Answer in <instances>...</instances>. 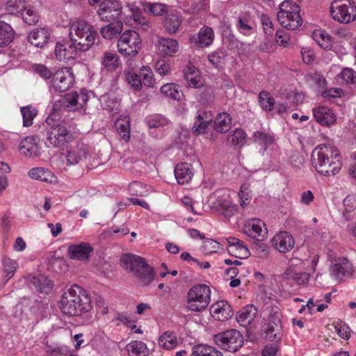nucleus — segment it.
Segmentation results:
<instances>
[{"instance_id": "obj_13", "label": "nucleus", "mask_w": 356, "mask_h": 356, "mask_svg": "<svg viewBox=\"0 0 356 356\" xmlns=\"http://www.w3.org/2000/svg\"><path fill=\"white\" fill-rule=\"evenodd\" d=\"M76 40H61L56 42L55 47V56L60 61L68 62L76 58L82 51L80 43H76Z\"/></svg>"}, {"instance_id": "obj_44", "label": "nucleus", "mask_w": 356, "mask_h": 356, "mask_svg": "<svg viewBox=\"0 0 356 356\" xmlns=\"http://www.w3.org/2000/svg\"><path fill=\"white\" fill-rule=\"evenodd\" d=\"M102 64L109 70L117 69L120 65V59L115 53L106 51L102 58Z\"/></svg>"}, {"instance_id": "obj_18", "label": "nucleus", "mask_w": 356, "mask_h": 356, "mask_svg": "<svg viewBox=\"0 0 356 356\" xmlns=\"http://www.w3.org/2000/svg\"><path fill=\"white\" fill-rule=\"evenodd\" d=\"M87 154L86 146L80 141H76L67 150L65 158L68 165L78 164Z\"/></svg>"}, {"instance_id": "obj_10", "label": "nucleus", "mask_w": 356, "mask_h": 356, "mask_svg": "<svg viewBox=\"0 0 356 356\" xmlns=\"http://www.w3.org/2000/svg\"><path fill=\"white\" fill-rule=\"evenodd\" d=\"M213 340L221 349L231 353L238 351L244 343L242 334L235 329L227 330L215 334Z\"/></svg>"}, {"instance_id": "obj_22", "label": "nucleus", "mask_w": 356, "mask_h": 356, "mask_svg": "<svg viewBox=\"0 0 356 356\" xmlns=\"http://www.w3.org/2000/svg\"><path fill=\"white\" fill-rule=\"evenodd\" d=\"M213 115L210 111L199 109L195 117L193 131L196 134L204 133L208 125L212 122Z\"/></svg>"}, {"instance_id": "obj_12", "label": "nucleus", "mask_w": 356, "mask_h": 356, "mask_svg": "<svg viewBox=\"0 0 356 356\" xmlns=\"http://www.w3.org/2000/svg\"><path fill=\"white\" fill-rule=\"evenodd\" d=\"M141 43V39L136 31L127 30L120 35L118 40V50L122 55L134 57L138 55Z\"/></svg>"}, {"instance_id": "obj_41", "label": "nucleus", "mask_w": 356, "mask_h": 356, "mask_svg": "<svg viewBox=\"0 0 356 356\" xmlns=\"http://www.w3.org/2000/svg\"><path fill=\"white\" fill-rule=\"evenodd\" d=\"M14 35L13 28L8 24L0 21V47L10 44Z\"/></svg>"}, {"instance_id": "obj_37", "label": "nucleus", "mask_w": 356, "mask_h": 356, "mask_svg": "<svg viewBox=\"0 0 356 356\" xmlns=\"http://www.w3.org/2000/svg\"><path fill=\"white\" fill-rule=\"evenodd\" d=\"M232 118L227 113H219L214 121V128L217 132L226 133L231 128Z\"/></svg>"}, {"instance_id": "obj_53", "label": "nucleus", "mask_w": 356, "mask_h": 356, "mask_svg": "<svg viewBox=\"0 0 356 356\" xmlns=\"http://www.w3.org/2000/svg\"><path fill=\"white\" fill-rule=\"evenodd\" d=\"M254 140L259 145L264 147V150L273 143V137L270 134L263 131H256L254 134Z\"/></svg>"}, {"instance_id": "obj_23", "label": "nucleus", "mask_w": 356, "mask_h": 356, "mask_svg": "<svg viewBox=\"0 0 356 356\" xmlns=\"http://www.w3.org/2000/svg\"><path fill=\"white\" fill-rule=\"evenodd\" d=\"M19 150L26 157H35L40 154L36 138L33 136L25 137L19 143Z\"/></svg>"}, {"instance_id": "obj_29", "label": "nucleus", "mask_w": 356, "mask_h": 356, "mask_svg": "<svg viewBox=\"0 0 356 356\" xmlns=\"http://www.w3.org/2000/svg\"><path fill=\"white\" fill-rule=\"evenodd\" d=\"M257 313L256 307L252 305H247L237 313V322L243 327H248L254 321Z\"/></svg>"}, {"instance_id": "obj_31", "label": "nucleus", "mask_w": 356, "mask_h": 356, "mask_svg": "<svg viewBox=\"0 0 356 356\" xmlns=\"http://www.w3.org/2000/svg\"><path fill=\"white\" fill-rule=\"evenodd\" d=\"M28 175L30 178L46 183L56 181V177L47 168L37 167L31 169Z\"/></svg>"}, {"instance_id": "obj_24", "label": "nucleus", "mask_w": 356, "mask_h": 356, "mask_svg": "<svg viewBox=\"0 0 356 356\" xmlns=\"http://www.w3.org/2000/svg\"><path fill=\"white\" fill-rule=\"evenodd\" d=\"M210 310L213 316L219 321H225L230 318L233 314L232 307L225 300L212 305Z\"/></svg>"}, {"instance_id": "obj_34", "label": "nucleus", "mask_w": 356, "mask_h": 356, "mask_svg": "<svg viewBox=\"0 0 356 356\" xmlns=\"http://www.w3.org/2000/svg\"><path fill=\"white\" fill-rule=\"evenodd\" d=\"M185 79L189 86L197 88L202 85L198 69L193 65H188L184 70Z\"/></svg>"}, {"instance_id": "obj_16", "label": "nucleus", "mask_w": 356, "mask_h": 356, "mask_svg": "<svg viewBox=\"0 0 356 356\" xmlns=\"http://www.w3.org/2000/svg\"><path fill=\"white\" fill-rule=\"evenodd\" d=\"M244 232L257 241H264L268 234L265 223L259 218L249 220L244 226Z\"/></svg>"}, {"instance_id": "obj_5", "label": "nucleus", "mask_w": 356, "mask_h": 356, "mask_svg": "<svg viewBox=\"0 0 356 356\" xmlns=\"http://www.w3.org/2000/svg\"><path fill=\"white\" fill-rule=\"evenodd\" d=\"M282 312L275 305L267 306L264 311L261 331L269 341H279L282 335Z\"/></svg>"}, {"instance_id": "obj_54", "label": "nucleus", "mask_w": 356, "mask_h": 356, "mask_svg": "<svg viewBox=\"0 0 356 356\" xmlns=\"http://www.w3.org/2000/svg\"><path fill=\"white\" fill-rule=\"evenodd\" d=\"M2 263L3 270L6 273V277L7 282L14 275L15 272L18 267V264L16 261L8 257H3L2 259Z\"/></svg>"}, {"instance_id": "obj_61", "label": "nucleus", "mask_w": 356, "mask_h": 356, "mask_svg": "<svg viewBox=\"0 0 356 356\" xmlns=\"http://www.w3.org/2000/svg\"><path fill=\"white\" fill-rule=\"evenodd\" d=\"M220 248V244L215 240L207 238L203 241L202 250L204 254H209L216 252Z\"/></svg>"}, {"instance_id": "obj_28", "label": "nucleus", "mask_w": 356, "mask_h": 356, "mask_svg": "<svg viewBox=\"0 0 356 356\" xmlns=\"http://www.w3.org/2000/svg\"><path fill=\"white\" fill-rule=\"evenodd\" d=\"M213 207L227 218L237 212V206L227 198L218 197L213 204Z\"/></svg>"}, {"instance_id": "obj_14", "label": "nucleus", "mask_w": 356, "mask_h": 356, "mask_svg": "<svg viewBox=\"0 0 356 356\" xmlns=\"http://www.w3.org/2000/svg\"><path fill=\"white\" fill-rule=\"evenodd\" d=\"M74 82V76L71 67L61 68L53 76L52 85L54 90L59 92L68 90Z\"/></svg>"}, {"instance_id": "obj_19", "label": "nucleus", "mask_w": 356, "mask_h": 356, "mask_svg": "<svg viewBox=\"0 0 356 356\" xmlns=\"http://www.w3.org/2000/svg\"><path fill=\"white\" fill-rule=\"evenodd\" d=\"M92 252L93 248L91 245L85 242L70 245L67 250V254L70 259L79 261L88 260Z\"/></svg>"}, {"instance_id": "obj_56", "label": "nucleus", "mask_w": 356, "mask_h": 356, "mask_svg": "<svg viewBox=\"0 0 356 356\" xmlns=\"http://www.w3.org/2000/svg\"><path fill=\"white\" fill-rule=\"evenodd\" d=\"M22 17L23 20L25 23L29 25H33L38 22V16L36 12L31 7L23 8L19 13Z\"/></svg>"}, {"instance_id": "obj_55", "label": "nucleus", "mask_w": 356, "mask_h": 356, "mask_svg": "<svg viewBox=\"0 0 356 356\" xmlns=\"http://www.w3.org/2000/svg\"><path fill=\"white\" fill-rule=\"evenodd\" d=\"M314 39L318 44L324 49H328L332 47L331 36L325 31L314 33Z\"/></svg>"}, {"instance_id": "obj_3", "label": "nucleus", "mask_w": 356, "mask_h": 356, "mask_svg": "<svg viewBox=\"0 0 356 356\" xmlns=\"http://www.w3.org/2000/svg\"><path fill=\"white\" fill-rule=\"evenodd\" d=\"M120 264L124 269L133 273L143 285H149L154 279V268L141 257L124 254L120 258Z\"/></svg>"}, {"instance_id": "obj_35", "label": "nucleus", "mask_w": 356, "mask_h": 356, "mask_svg": "<svg viewBox=\"0 0 356 356\" xmlns=\"http://www.w3.org/2000/svg\"><path fill=\"white\" fill-rule=\"evenodd\" d=\"M283 278L293 280L298 284H305L309 280V275L305 272H298L293 268H289L283 273Z\"/></svg>"}, {"instance_id": "obj_63", "label": "nucleus", "mask_w": 356, "mask_h": 356, "mask_svg": "<svg viewBox=\"0 0 356 356\" xmlns=\"http://www.w3.org/2000/svg\"><path fill=\"white\" fill-rule=\"evenodd\" d=\"M130 195L136 196H144L146 194L144 185L139 181H134L129 185Z\"/></svg>"}, {"instance_id": "obj_25", "label": "nucleus", "mask_w": 356, "mask_h": 356, "mask_svg": "<svg viewBox=\"0 0 356 356\" xmlns=\"http://www.w3.org/2000/svg\"><path fill=\"white\" fill-rule=\"evenodd\" d=\"M213 30L207 26H204L200 29L197 37L191 38V41L194 42L196 46L200 48L209 47L213 43Z\"/></svg>"}, {"instance_id": "obj_20", "label": "nucleus", "mask_w": 356, "mask_h": 356, "mask_svg": "<svg viewBox=\"0 0 356 356\" xmlns=\"http://www.w3.org/2000/svg\"><path fill=\"white\" fill-rule=\"evenodd\" d=\"M227 251L232 256L238 259H245L250 255V251L244 242L235 237L227 238Z\"/></svg>"}, {"instance_id": "obj_30", "label": "nucleus", "mask_w": 356, "mask_h": 356, "mask_svg": "<svg viewBox=\"0 0 356 356\" xmlns=\"http://www.w3.org/2000/svg\"><path fill=\"white\" fill-rule=\"evenodd\" d=\"M175 175L179 184L188 183L193 176V171L191 164L180 163L175 169Z\"/></svg>"}, {"instance_id": "obj_64", "label": "nucleus", "mask_w": 356, "mask_h": 356, "mask_svg": "<svg viewBox=\"0 0 356 356\" xmlns=\"http://www.w3.org/2000/svg\"><path fill=\"white\" fill-rule=\"evenodd\" d=\"M33 70L44 79H49L52 76L51 71L45 65L42 64H34L32 65Z\"/></svg>"}, {"instance_id": "obj_52", "label": "nucleus", "mask_w": 356, "mask_h": 356, "mask_svg": "<svg viewBox=\"0 0 356 356\" xmlns=\"http://www.w3.org/2000/svg\"><path fill=\"white\" fill-rule=\"evenodd\" d=\"M25 8L24 0H8L6 3V10L13 15H17Z\"/></svg>"}, {"instance_id": "obj_9", "label": "nucleus", "mask_w": 356, "mask_h": 356, "mask_svg": "<svg viewBox=\"0 0 356 356\" xmlns=\"http://www.w3.org/2000/svg\"><path fill=\"white\" fill-rule=\"evenodd\" d=\"M330 10L332 17L340 23L348 24L356 19V5L353 0H333Z\"/></svg>"}, {"instance_id": "obj_62", "label": "nucleus", "mask_w": 356, "mask_h": 356, "mask_svg": "<svg viewBox=\"0 0 356 356\" xmlns=\"http://www.w3.org/2000/svg\"><path fill=\"white\" fill-rule=\"evenodd\" d=\"M340 78L342 83L346 84L354 83L356 82V72L351 68H344L340 74Z\"/></svg>"}, {"instance_id": "obj_11", "label": "nucleus", "mask_w": 356, "mask_h": 356, "mask_svg": "<svg viewBox=\"0 0 356 356\" xmlns=\"http://www.w3.org/2000/svg\"><path fill=\"white\" fill-rule=\"evenodd\" d=\"M74 141L73 134L65 124H57L47 129V145L54 148H63Z\"/></svg>"}, {"instance_id": "obj_58", "label": "nucleus", "mask_w": 356, "mask_h": 356, "mask_svg": "<svg viewBox=\"0 0 356 356\" xmlns=\"http://www.w3.org/2000/svg\"><path fill=\"white\" fill-rule=\"evenodd\" d=\"M126 79L129 85L136 90L140 91L142 89V80L139 73H134L131 71L125 72Z\"/></svg>"}, {"instance_id": "obj_60", "label": "nucleus", "mask_w": 356, "mask_h": 356, "mask_svg": "<svg viewBox=\"0 0 356 356\" xmlns=\"http://www.w3.org/2000/svg\"><path fill=\"white\" fill-rule=\"evenodd\" d=\"M238 195L240 198V204L242 208L246 207L250 203L252 195L246 184L241 186Z\"/></svg>"}, {"instance_id": "obj_32", "label": "nucleus", "mask_w": 356, "mask_h": 356, "mask_svg": "<svg viewBox=\"0 0 356 356\" xmlns=\"http://www.w3.org/2000/svg\"><path fill=\"white\" fill-rule=\"evenodd\" d=\"M123 29V24L121 20H113L109 24L102 27L100 33L105 39L112 40L116 38Z\"/></svg>"}, {"instance_id": "obj_17", "label": "nucleus", "mask_w": 356, "mask_h": 356, "mask_svg": "<svg viewBox=\"0 0 356 356\" xmlns=\"http://www.w3.org/2000/svg\"><path fill=\"white\" fill-rule=\"evenodd\" d=\"M271 243L275 250L285 254L294 248L295 240L290 233L280 232L273 238Z\"/></svg>"}, {"instance_id": "obj_4", "label": "nucleus", "mask_w": 356, "mask_h": 356, "mask_svg": "<svg viewBox=\"0 0 356 356\" xmlns=\"http://www.w3.org/2000/svg\"><path fill=\"white\" fill-rule=\"evenodd\" d=\"M330 149L326 147H317L312 153V164L314 169L321 175L330 176L339 172L341 162L336 154L334 161L330 160Z\"/></svg>"}, {"instance_id": "obj_38", "label": "nucleus", "mask_w": 356, "mask_h": 356, "mask_svg": "<svg viewBox=\"0 0 356 356\" xmlns=\"http://www.w3.org/2000/svg\"><path fill=\"white\" fill-rule=\"evenodd\" d=\"M126 349L129 356H147L149 349L147 345L140 341H133L127 345Z\"/></svg>"}, {"instance_id": "obj_33", "label": "nucleus", "mask_w": 356, "mask_h": 356, "mask_svg": "<svg viewBox=\"0 0 356 356\" xmlns=\"http://www.w3.org/2000/svg\"><path fill=\"white\" fill-rule=\"evenodd\" d=\"M179 43L171 38H160L158 42V49L165 56H172L179 51Z\"/></svg>"}, {"instance_id": "obj_47", "label": "nucleus", "mask_w": 356, "mask_h": 356, "mask_svg": "<svg viewBox=\"0 0 356 356\" xmlns=\"http://www.w3.org/2000/svg\"><path fill=\"white\" fill-rule=\"evenodd\" d=\"M259 103L262 110L271 111L275 106V101L269 92L262 90L259 94Z\"/></svg>"}, {"instance_id": "obj_21", "label": "nucleus", "mask_w": 356, "mask_h": 356, "mask_svg": "<svg viewBox=\"0 0 356 356\" xmlns=\"http://www.w3.org/2000/svg\"><path fill=\"white\" fill-rule=\"evenodd\" d=\"M353 272L352 264L346 258L339 259L332 267V275L339 281L346 277H350Z\"/></svg>"}, {"instance_id": "obj_59", "label": "nucleus", "mask_w": 356, "mask_h": 356, "mask_svg": "<svg viewBox=\"0 0 356 356\" xmlns=\"http://www.w3.org/2000/svg\"><path fill=\"white\" fill-rule=\"evenodd\" d=\"M236 27L240 33L245 35H250L252 33L253 28L250 19L245 17H239Z\"/></svg>"}, {"instance_id": "obj_42", "label": "nucleus", "mask_w": 356, "mask_h": 356, "mask_svg": "<svg viewBox=\"0 0 356 356\" xmlns=\"http://www.w3.org/2000/svg\"><path fill=\"white\" fill-rule=\"evenodd\" d=\"M161 92L167 97L179 100L182 96L179 86L174 83H166L161 86Z\"/></svg>"}, {"instance_id": "obj_2", "label": "nucleus", "mask_w": 356, "mask_h": 356, "mask_svg": "<svg viewBox=\"0 0 356 356\" xmlns=\"http://www.w3.org/2000/svg\"><path fill=\"white\" fill-rule=\"evenodd\" d=\"M88 101V95L84 90L67 94L65 97L54 102L52 108L53 113L46 120L47 124L49 127L52 125H56L58 123H55V118L59 115L60 112L83 109Z\"/></svg>"}, {"instance_id": "obj_1", "label": "nucleus", "mask_w": 356, "mask_h": 356, "mask_svg": "<svg viewBox=\"0 0 356 356\" xmlns=\"http://www.w3.org/2000/svg\"><path fill=\"white\" fill-rule=\"evenodd\" d=\"M60 308L66 315L81 316L91 309V300L85 290L74 284L62 295Z\"/></svg>"}, {"instance_id": "obj_36", "label": "nucleus", "mask_w": 356, "mask_h": 356, "mask_svg": "<svg viewBox=\"0 0 356 356\" xmlns=\"http://www.w3.org/2000/svg\"><path fill=\"white\" fill-rule=\"evenodd\" d=\"M143 8L145 13H149L154 16H163L168 12V5L161 3L145 1L143 3Z\"/></svg>"}, {"instance_id": "obj_43", "label": "nucleus", "mask_w": 356, "mask_h": 356, "mask_svg": "<svg viewBox=\"0 0 356 356\" xmlns=\"http://www.w3.org/2000/svg\"><path fill=\"white\" fill-rule=\"evenodd\" d=\"M177 344V339L172 332L167 331L159 339V345L166 350L174 348Z\"/></svg>"}, {"instance_id": "obj_26", "label": "nucleus", "mask_w": 356, "mask_h": 356, "mask_svg": "<svg viewBox=\"0 0 356 356\" xmlns=\"http://www.w3.org/2000/svg\"><path fill=\"white\" fill-rule=\"evenodd\" d=\"M313 115L316 120L323 126H330L336 121L335 115L330 108L326 106L314 108Z\"/></svg>"}, {"instance_id": "obj_45", "label": "nucleus", "mask_w": 356, "mask_h": 356, "mask_svg": "<svg viewBox=\"0 0 356 356\" xmlns=\"http://www.w3.org/2000/svg\"><path fill=\"white\" fill-rule=\"evenodd\" d=\"M140 77L142 80V85L153 88L155 86L156 81L154 76L153 72L149 66H143L139 70Z\"/></svg>"}, {"instance_id": "obj_50", "label": "nucleus", "mask_w": 356, "mask_h": 356, "mask_svg": "<svg viewBox=\"0 0 356 356\" xmlns=\"http://www.w3.org/2000/svg\"><path fill=\"white\" fill-rule=\"evenodd\" d=\"M180 18L175 15H169L165 20L164 27L170 34L175 33L181 25Z\"/></svg>"}, {"instance_id": "obj_40", "label": "nucleus", "mask_w": 356, "mask_h": 356, "mask_svg": "<svg viewBox=\"0 0 356 356\" xmlns=\"http://www.w3.org/2000/svg\"><path fill=\"white\" fill-rule=\"evenodd\" d=\"M220 351L205 344H197L192 348L191 356H219Z\"/></svg>"}, {"instance_id": "obj_57", "label": "nucleus", "mask_w": 356, "mask_h": 356, "mask_svg": "<svg viewBox=\"0 0 356 356\" xmlns=\"http://www.w3.org/2000/svg\"><path fill=\"white\" fill-rule=\"evenodd\" d=\"M246 138L245 132L241 129H236L232 134L228 136V140L233 145L243 146Z\"/></svg>"}, {"instance_id": "obj_8", "label": "nucleus", "mask_w": 356, "mask_h": 356, "mask_svg": "<svg viewBox=\"0 0 356 356\" xmlns=\"http://www.w3.org/2000/svg\"><path fill=\"white\" fill-rule=\"evenodd\" d=\"M211 302V289L206 284L194 285L188 292L187 307L192 312L205 309Z\"/></svg>"}, {"instance_id": "obj_7", "label": "nucleus", "mask_w": 356, "mask_h": 356, "mask_svg": "<svg viewBox=\"0 0 356 356\" xmlns=\"http://www.w3.org/2000/svg\"><path fill=\"white\" fill-rule=\"evenodd\" d=\"M277 17L280 25L289 30L298 29L302 22L299 6L291 0H285L280 5Z\"/></svg>"}, {"instance_id": "obj_49", "label": "nucleus", "mask_w": 356, "mask_h": 356, "mask_svg": "<svg viewBox=\"0 0 356 356\" xmlns=\"http://www.w3.org/2000/svg\"><path fill=\"white\" fill-rule=\"evenodd\" d=\"M115 127L120 138L128 141L130 138L129 121L125 119H118L115 122Z\"/></svg>"}, {"instance_id": "obj_39", "label": "nucleus", "mask_w": 356, "mask_h": 356, "mask_svg": "<svg viewBox=\"0 0 356 356\" xmlns=\"http://www.w3.org/2000/svg\"><path fill=\"white\" fill-rule=\"evenodd\" d=\"M30 284L40 293H47L53 288V284L43 275L33 276Z\"/></svg>"}, {"instance_id": "obj_51", "label": "nucleus", "mask_w": 356, "mask_h": 356, "mask_svg": "<svg viewBox=\"0 0 356 356\" xmlns=\"http://www.w3.org/2000/svg\"><path fill=\"white\" fill-rule=\"evenodd\" d=\"M128 7L132 13L134 20L142 25L144 29H148L149 22L143 16L141 10L135 4H129Z\"/></svg>"}, {"instance_id": "obj_6", "label": "nucleus", "mask_w": 356, "mask_h": 356, "mask_svg": "<svg viewBox=\"0 0 356 356\" xmlns=\"http://www.w3.org/2000/svg\"><path fill=\"white\" fill-rule=\"evenodd\" d=\"M97 33L92 26L84 20L73 22L70 27L69 38L76 40V43L80 42L82 51L89 50L95 44Z\"/></svg>"}, {"instance_id": "obj_48", "label": "nucleus", "mask_w": 356, "mask_h": 356, "mask_svg": "<svg viewBox=\"0 0 356 356\" xmlns=\"http://www.w3.org/2000/svg\"><path fill=\"white\" fill-rule=\"evenodd\" d=\"M23 117V124L24 127H30L33 124V120L38 113L37 109L29 105L20 108Z\"/></svg>"}, {"instance_id": "obj_46", "label": "nucleus", "mask_w": 356, "mask_h": 356, "mask_svg": "<svg viewBox=\"0 0 356 356\" xmlns=\"http://www.w3.org/2000/svg\"><path fill=\"white\" fill-rule=\"evenodd\" d=\"M227 55L224 50L217 49L210 53L207 58L209 63L216 68H221L225 64Z\"/></svg>"}, {"instance_id": "obj_27", "label": "nucleus", "mask_w": 356, "mask_h": 356, "mask_svg": "<svg viewBox=\"0 0 356 356\" xmlns=\"http://www.w3.org/2000/svg\"><path fill=\"white\" fill-rule=\"evenodd\" d=\"M50 33L45 28H37L28 35L29 42L36 47L42 48L47 43Z\"/></svg>"}, {"instance_id": "obj_15", "label": "nucleus", "mask_w": 356, "mask_h": 356, "mask_svg": "<svg viewBox=\"0 0 356 356\" xmlns=\"http://www.w3.org/2000/svg\"><path fill=\"white\" fill-rule=\"evenodd\" d=\"M97 14L103 21L111 22L118 20L121 15V6L116 0H104L100 4Z\"/></svg>"}]
</instances>
